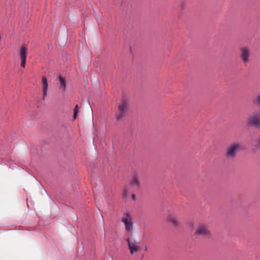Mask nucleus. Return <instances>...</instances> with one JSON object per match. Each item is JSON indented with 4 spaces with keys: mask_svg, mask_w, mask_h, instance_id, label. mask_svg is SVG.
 <instances>
[{
    "mask_svg": "<svg viewBox=\"0 0 260 260\" xmlns=\"http://www.w3.org/2000/svg\"><path fill=\"white\" fill-rule=\"evenodd\" d=\"M242 149L240 143L234 142L230 144L225 149V156L229 159H234L238 151Z\"/></svg>",
    "mask_w": 260,
    "mask_h": 260,
    "instance_id": "obj_1",
    "label": "nucleus"
},
{
    "mask_svg": "<svg viewBox=\"0 0 260 260\" xmlns=\"http://www.w3.org/2000/svg\"><path fill=\"white\" fill-rule=\"evenodd\" d=\"M128 107V103L123 100L118 107V112L116 114V118L118 121L121 120L125 116Z\"/></svg>",
    "mask_w": 260,
    "mask_h": 260,
    "instance_id": "obj_2",
    "label": "nucleus"
},
{
    "mask_svg": "<svg viewBox=\"0 0 260 260\" xmlns=\"http://www.w3.org/2000/svg\"><path fill=\"white\" fill-rule=\"evenodd\" d=\"M247 125L260 127V112H254L250 115L246 120Z\"/></svg>",
    "mask_w": 260,
    "mask_h": 260,
    "instance_id": "obj_3",
    "label": "nucleus"
},
{
    "mask_svg": "<svg viewBox=\"0 0 260 260\" xmlns=\"http://www.w3.org/2000/svg\"><path fill=\"white\" fill-rule=\"evenodd\" d=\"M194 234L206 238H209L211 236V232L208 229V226L205 224H200L198 226Z\"/></svg>",
    "mask_w": 260,
    "mask_h": 260,
    "instance_id": "obj_4",
    "label": "nucleus"
},
{
    "mask_svg": "<svg viewBox=\"0 0 260 260\" xmlns=\"http://www.w3.org/2000/svg\"><path fill=\"white\" fill-rule=\"evenodd\" d=\"M122 222L124 224L125 230L128 232L132 231L133 230V223L131 214L129 213H124L122 219Z\"/></svg>",
    "mask_w": 260,
    "mask_h": 260,
    "instance_id": "obj_5",
    "label": "nucleus"
},
{
    "mask_svg": "<svg viewBox=\"0 0 260 260\" xmlns=\"http://www.w3.org/2000/svg\"><path fill=\"white\" fill-rule=\"evenodd\" d=\"M28 48L26 44H23L19 51V55L21 60V66L24 68L26 64V59L28 55Z\"/></svg>",
    "mask_w": 260,
    "mask_h": 260,
    "instance_id": "obj_6",
    "label": "nucleus"
},
{
    "mask_svg": "<svg viewBox=\"0 0 260 260\" xmlns=\"http://www.w3.org/2000/svg\"><path fill=\"white\" fill-rule=\"evenodd\" d=\"M128 249L130 251L131 254H133L134 253H136L140 251L141 247L139 243L136 241L135 240H132L129 238L126 240Z\"/></svg>",
    "mask_w": 260,
    "mask_h": 260,
    "instance_id": "obj_7",
    "label": "nucleus"
},
{
    "mask_svg": "<svg viewBox=\"0 0 260 260\" xmlns=\"http://www.w3.org/2000/svg\"><path fill=\"white\" fill-rule=\"evenodd\" d=\"M250 50L247 47H244L240 49V57L245 65L249 61Z\"/></svg>",
    "mask_w": 260,
    "mask_h": 260,
    "instance_id": "obj_8",
    "label": "nucleus"
},
{
    "mask_svg": "<svg viewBox=\"0 0 260 260\" xmlns=\"http://www.w3.org/2000/svg\"><path fill=\"white\" fill-rule=\"evenodd\" d=\"M42 84L43 86V99H44L47 95L48 87L47 79V78L45 76L42 77Z\"/></svg>",
    "mask_w": 260,
    "mask_h": 260,
    "instance_id": "obj_9",
    "label": "nucleus"
},
{
    "mask_svg": "<svg viewBox=\"0 0 260 260\" xmlns=\"http://www.w3.org/2000/svg\"><path fill=\"white\" fill-rule=\"evenodd\" d=\"M251 145L252 147V150L255 152L260 149V136L258 139H252L250 141Z\"/></svg>",
    "mask_w": 260,
    "mask_h": 260,
    "instance_id": "obj_10",
    "label": "nucleus"
},
{
    "mask_svg": "<svg viewBox=\"0 0 260 260\" xmlns=\"http://www.w3.org/2000/svg\"><path fill=\"white\" fill-rule=\"evenodd\" d=\"M167 219L173 226L177 227L179 225V221L175 217L171 215H169L167 216Z\"/></svg>",
    "mask_w": 260,
    "mask_h": 260,
    "instance_id": "obj_11",
    "label": "nucleus"
},
{
    "mask_svg": "<svg viewBox=\"0 0 260 260\" xmlns=\"http://www.w3.org/2000/svg\"><path fill=\"white\" fill-rule=\"evenodd\" d=\"M59 81L60 83V88L62 89L63 91L66 90V79L63 78L61 75L58 77Z\"/></svg>",
    "mask_w": 260,
    "mask_h": 260,
    "instance_id": "obj_12",
    "label": "nucleus"
},
{
    "mask_svg": "<svg viewBox=\"0 0 260 260\" xmlns=\"http://www.w3.org/2000/svg\"><path fill=\"white\" fill-rule=\"evenodd\" d=\"M131 184L133 185L137 186L138 188L140 185V181L138 176L137 175H134L131 180Z\"/></svg>",
    "mask_w": 260,
    "mask_h": 260,
    "instance_id": "obj_13",
    "label": "nucleus"
},
{
    "mask_svg": "<svg viewBox=\"0 0 260 260\" xmlns=\"http://www.w3.org/2000/svg\"><path fill=\"white\" fill-rule=\"evenodd\" d=\"M78 108H79L78 105H77L74 109L73 118L74 119H76V118L77 117L78 113L79 112Z\"/></svg>",
    "mask_w": 260,
    "mask_h": 260,
    "instance_id": "obj_14",
    "label": "nucleus"
},
{
    "mask_svg": "<svg viewBox=\"0 0 260 260\" xmlns=\"http://www.w3.org/2000/svg\"><path fill=\"white\" fill-rule=\"evenodd\" d=\"M128 191L127 189L124 188L122 192V197L124 199H127L128 197Z\"/></svg>",
    "mask_w": 260,
    "mask_h": 260,
    "instance_id": "obj_15",
    "label": "nucleus"
},
{
    "mask_svg": "<svg viewBox=\"0 0 260 260\" xmlns=\"http://www.w3.org/2000/svg\"><path fill=\"white\" fill-rule=\"evenodd\" d=\"M254 103L260 106V93L256 96Z\"/></svg>",
    "mask_w": 260,
    "mask_h": 260,
    "instance_id": "obj_16",
    "label": "nucleus"
},
{
    "mask_svg": "<svg viewBox=\"0 0 260 260\" xmlns=\"http://www.w3.org/2000/svg\"><path fill=\"white\" fill-rule=\"evenodd\" d=\"M132 199L133 200L135 201L136 200V197L135 194H133L132 195Z\"/></svg>",
    "mask_w": 260,
    "mask_h": 260,
    "instance_id": "obj_17",
    "label": "nucleus"
}]
</instances>
